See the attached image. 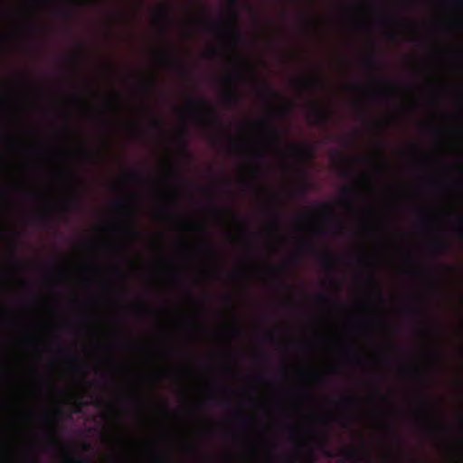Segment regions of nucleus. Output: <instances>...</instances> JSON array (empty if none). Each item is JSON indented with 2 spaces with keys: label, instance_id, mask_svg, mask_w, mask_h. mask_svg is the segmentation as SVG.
Returning a JSON list of instances; mask_svg holds the SVG:
<instances>
[{
  "label": "nucleus",
  "instance_id": "f257e3e1",
  "mask_svg": "<svg viewBox=\"0 0 463 463\" xmlns=\"http://www.w3.org/2000/svg\"><path fill=\"white\" fill-rule=\"evenodd\" d=\"M309 113L307 120L314 126L326 127L332 120V112L319 103L312 101L307 104Z\"/></svg>",
  "mask_w": 463,
  "mask_h": 463
},
{
  "label": "nucleus",
  "instance_id": "f03ea898",
  "mask_svg": "<svg viewBox=\"0 0 463 463\" xmlns=\"http://www.w3.org/2000/svg\"><path fill=\"white\" fill-rule=\"evenodd\" d=\"M239 16V13L236 10H233L232 12V19L225 22L221 23H214L211 24L213 27H217L219 29H222L223 32H225L227 34L232 37L233 43L237 44L242 41V34L238 30L236 25V19Z\"/></svg>",
  "mask_w": 463,
  "mask_h": 463
},
{
  "label": "nucleus",
  "instance_id": "7ed1b4c3",
  "mask_svg": "<svg viewBox=\"0 0 463 463\" xmlns=\"http://www.w3.org/2000/svg\"><path fill=\"white\" fill-rule=\"evenodd\" d=\"M190 108L193 110L197 109L198 108L206 109L208 111L207 123L220 128L222 126V122L217 115L215 108L213 107L205 99L198 98L191 99Z\"/></svg>",
  "mask_w": 463,
  "mask_h": 463
},
{
  "label": "nucleus",
  "instance_id": "20e7f679",
  "mask_svg": "<svg viewBox=\"0 0 463 463\" xmlns=\"http://www.w3.org/2000/svg\"><path fill=\"white\" fill-rule=\"evenodd\" d=\"M222 100L230 106H237L241 101V97L238 91L231 87L222 92Z\"/></svg>",
  "mask_w": 463,
  "mask_h": 463
},
{
  "label": "nucleus",
  "instance_id": "39448f33",
  "mask_svg": "<svg viewBox=\"0 0 463 463\" xmlns=\"http://www.w3.org/2000/svg\"><path fill=\"white\" fill-rule=\"evenodd\" d=\"M292 156L295 157H312L313 156V149L308 144H300L295 145L291 146Z\"/></svg>",
  "mask_w": 463,
  "mask_h": 463
},
{
  "label": "nucleus",
  "instance_id": "423d86ee",
  "mask_svg": "<svg viewBox=\"0 0 463 463\" xmlns=\"http://www.w3.org/2000/svg\"><path fill=\"white\" fill-rule=\"evenodd\" d=\"M330 439L331 437L328 431H323L319 436V449L321 453L326 458L333 457V453L328 448Z\"/></svg>",
  "mask_w": 463,
  "mask_h": 463
},
{
  "label": "nucleus",
  "instance_id": "0eeeda50",
  "mask_svg": "<svg viewBox=\"0 0 463 463\" xmlns=\"http://www.w3.org/2000/svg\"><path fill=\"white\" fill-rule=\"evenodd\" d=\"M155 20L156 24L161 25L165 30L168 29L171 23L168 9L165 6L160 7Z\"/></svg>",
  "mask_w": 463,
  "mask_h": 463
},
{
  "label": "nucleus",
  "instance_id": "6e6552de",
  "mask_svg": "<svg viewBox=\"0 0 463 463\" xmlns=\"http://www.w3.org/2000/svg\"><path fill=\"white\" fill-rule=\"evenodd\" d=\"M298 82L307 90H315L322 84L321 79L317 77H308L298 80Z\"/></svg>",
  "mask_w": 463,
  "mask_h": 463
},
{
  "label": "nucleus",
  "instance_id": "1a4fd4ad",
  "mask_svg": "<svg viewBox=\"0 0 463 463\" xmlns=\"http://www.w3.org/2000/svg\"><path fill=\"white\" fill-rule=\"evenodd\" d=\"M187 129L183 128L178 135V146L184 156H189L188 154V144H187Z\"/></svg>",
  "mask_w": 463,
  "mask_h": 463
},
{
  "label": "nucleus",
  "instance_id": "9d476101",
  "mask_svg": "<svg viewBox=\"0 0 463 463\" xmlns=\"http://www.w3.org/2000/svg\"><path fill=\"white\" fill-rule=\"evenodd\" d=\"M260 94L261 98L265 99L275 98L277 99L279 97V94L276 92L269 83H264V85L260 89Z\"/></svg>",
  "mask_w": 463,
  "mask_h": 463
},
{
  "label": "nucleus",
  "instance_id": "9b49d317",
  "mask_svg": "<svg viewBox=\"0 0 463 463\" xmlns=\"http://www.w3.org/2000/svg\"><path fill=\"white\" fill-rule=\"evenodd\" d=\"M320 262L326 270H332L334 269L335 260L329 252H326L321 256Z\"/></svg>",
  "mask_w": 463,
  "mask_h": 463
},
{
  "label": "nucleus",
  "instance_id": "f8f14e48",
  "mask_svg": "<svg viewBox=\"0 0 463 463\" xmlns=\"http://www.w3.org/2000/svg\"><path fill=\"white\" fill-rule=\"evenodd\" d=\"M363 61H364V65L370 71H373L377 69L378 62H377V59H376L374 52H372L370 54H368L364 59Z\"/></svg>",
  "mask_w": 463,
  "mask_h": 463
},
{
  "label": "nucleus",
  "instance_id": "ddd939ff",
  "mask_svg": "<svg viewBox=\"0 0 463 463\" xmlns=\"http://www.w3.org/2000/svg\"><path fill=\"white\" fill-rule=\"evenodd\" d=\"M164 57L168 62H170L171 64H173L179 70L182 76L186 77L188 75V70L183 64H181L178 61H176L175 59H174L173 57H171L168 54H165Z\"/></svg>",
  "mask_w": 463,
  "mask_h": 463
},
{
  "label": "nucleus",
  "instance_id": "4468645a",
  "mask_svg": "<svg viewBox=\"0 0 463 463\" xmlns=\"http://www.w3.org/2000/svg\"><path fill=\"white\" fill-rule=\"evenodd\" d=\"M432 249L434 250V251L436 253L441 254V253L446 252L449 250V245L444 241H436L432 244Z\"/></svg>",
  "mask_w": 463,
  "mask_h": 463
},
{
  "label": "nucleus",
  "instance_id": "2eb2a0df",
  "mask_svg": "<svg viewBox=\"0 0 463 463\" xmlns=\"http://www.w3.org/2000/svg\"><path fill=\"white\" fill-rule=\"evenodd\" d=\"M367 282L368 284L373 287L375 290H376V293H377V296H378V298L380 300H383V293L380 291V289L378 288V284H377V281L374 278L373 275L370 274L368 276V279H367Z\"/></svg>",
  "mask_w": 463,
  "mask_h": 463
},
{
  "label": "nucleus",
  "instance_id": "dca6fc26",
  "mask_svg": "<svg viewBox=\"0 0 463 463\" xmlns=\"http://www.w3.org/2000/svg\"><path fill=\"white\" fill-rule=\"evenodd\" d=\"M317 210L322 214L329 215L332 213V206L329 203H318L317 204Z\"/></svg>",
  "mask_w": 463,
  "mask_h": 463
},
{
  "label": "nucleus",
  "instance_id": "f3484780",
  "mask_svg": "<svg viewBox=\"0 0 463 463\" xmlns=\"http://www.w3.org/2000/svg\"><path fill=\"white\" fill-rule=\"evenodd\" d=\"M357 402H358V400L354 396H345L340 400V402L343 405L348 406V407L354 406L357 403Z\"/></svg>",
  "mask_w": 463,
  "mask_h": 463
},
{
  "label": "nucleus",
  "instance_id": "a211bd4d",
  "mask_svg": "<svg viewBox=\"0 0 463 463\" xmlns=\"http://www.w3.org/2000/svg\"><path fill=\"white\" fill-rule=\"evenodd\" d=\"M340 455L346 460L355 459L357 458V453L351 449H343L340 451Z\"/></svg>",
  "mask_w": 463,
  "mask_h": 463
},
{
  "label": "nucleus",
  "instance_id": "6ab92c4d",
  "mask_svg": "<svg viewBox=\"0 0 463 463\" xmlns=\"http://www.w3.org/2000/svg\"><path fill=\"white\" fill-rule=\"evenodd\" d=\"M113 206L118 210H126L129 208V203L126 200H118L113 203Z\"/></svg>",
  "mask_w": 463,
  "mask_h": 463
},
{
  "label": "nucleus",
  "instance_id": "aec40b11",
  "mask_svg": "<svg viewBox=\"0 0 463 463\" xmlns=\"http://www.w3.org/2000/svg\"><path fill=\"white\" fill-rule=\"evenodd\" d=\"M127 233L133 237H138L140 235V233L137 231V229L134 226L133 218L131 219V222H130L128 228L127 229Z\"/></svg>",
  "mask_w": 463,
  "mask_h": 463
},
{
  "label": "nucleus",
  "instance_id": "412c9836",
  "mask_svg": "<svg viewBox=\"0 0 463 463\" xmlns=\"http://www.w3.org/2000/svg\"><path fill=\"white\" fill-rule=\"evenodd\" d=\"M316 299L321 303L335 302V300L334 298H332L325 294H317L316 296Z\"/></svg>",
  "mask_w": 463,
  "mask_h": 463
},
{
  "label": "nucleus",
  "instance_id": "4be33fe9",
  "mask_svg": "<svg viewBox=\"0 0 463 463\" xmlns=\"http://www.w3.org/2000/svg\"><path fill=\"white\" fill-rule=\"evenodd\" d=\"M78 206V202L76 199H73L71 201H70L69 203H67L65 205H64V211L66 213H70L71 212L72 210L76 209V207Z\"/></svg>",
  "mask_w": 463,
  "mask_h": 463
},
{
  "label": "nucleus",
  "instance_id": "5701e85b",
  "mask_svg": "<svg viewBox=\"0 0 463 463\" xmlns=\"http://www.w3.org/2000/svg\"><path fill=\"white\" fill-rule=\"evenodd\" d=\"M67 460L69 462H73V463H90V458L88 457H80V458L69 457L67 458Z\"/></svg>",
  "mask_w": 463,
  "mask_h": 463
},
{
  "label": "nucleus",
  "instance_id": "b1692460",
  "mask_svg": "<svg viewBox=\"0 0 463 463\" xmlns=\"http://www.w3.org/2000/svg\"><path fill=\"white\" fill-rule=\"evenodd\" d=\"M241 71L240 70H237L235 71V74L233 76H228L226 77L225 80L226 82H228L229 84H233L234 83V80L235 79H238V78H241Z\"/></svg>",
  "mask_w": 463,
  "mask_h": 463
},
{
  "label": "nucleus",
  "instance_id": "393cba45",
  "mask_svg": "<svg viewBox=\"0 0 463 463\" xmlns=\"http://www.w3.org/2000/svg\"><path fill=\"white\" fill-rule=\"evenodd\" d=\"M271 135L276 143H279L281 140V135L279 134L277 128H275V127L271 128Z\"/></svg>",
  "mask_w": 463,
  "mask_h": 463
},
{
  "label": "nucleus",
  "instance_id": "a878e982",
  "mask_svg": "<svg viewBox=\"0 0 463 463\" xmlns=\"http://www.w3.org/2000/svg\"><path fill=\"white\" fill-rule=\"evenodd\" d=\"M156 84V79L154 77L150 78L146 83L145 90L148 92L152 88H154Z\"/></svg>",
  "mask_w": 463,
  "mask_h": 463
},
{
  "label": "nucleus",
  "instance_id": "bb28decb",
  "mask_svg": "<svg viewBox=\"0 0 463 463\" xmlns=\"http://www.w3.org/2000/svg\"><path fill=\"white\" fill-rule=\"evenodd\" d=\"M458 233L459 234V236H463V217H458V225H457V228H456Z\"/></svg>",
  "mask_w": 463,
  "mask_h": 463
},
{
  "label": "nucleus",
  "instance_id": "cd10ccee",
  "mask_svg": "<svg viewBox=\"0 0 463 463\" xmlns=\"http://www.w3.org/2000/svg\"><path fill=\"white\" fill-rule=\"evenodd\" d=\"M308 189H309V184H308L307 181L305 179L299 187V191L302 194H306L307 193Z\"/></svg>",
  "mask_w": 463,
  "mask_h": 463
},
{
  "label": "nucleus",
  "instance_id": "c85d7f7f",
  "mask_svg": "<svg viewBox=\"0 0 463 463\" xmlns=\"http://www.w3.org/2000/svg\"><path fill=\"white\" fill-rule=\"evenodd\" d=\"M37 219L41 222H49V215L46 213H42L37 216Z\"/></svg>",
  "mask_w": 463,
  "mask_h": 463
},
{
  "label": "nucleus",
  "instance_id": "c756f323",
  "mask_svg": "<svg viewBox=\"0 0 463 463\" xmlns=\"http://www.w3.org/2000/svg\"><path fill=\"white\" fill-rule=\"evenodd\" d=\"M153 126L156 128L162 129L164 128V123L159 119H156L153 121Z\"/></svg>",
  "mask_w": 463,
  "mask_h": 463
},
{
  "label": "nucleus",
  "instance_id": "7c9ffc66",
  "mask_svg": "<svg viewBox=\"0 0 463 463\" xmlns=\"http://www.w3.org/2000/svg\"><path fill=\"white\" fill-rule=\"evenodd\" d=\"M128 176L132 180H141V175L137 173H128Z\"/></svg>",
  "mask_w": 463,
  "mask_h": 463
},
{
  "label": "nucleus",
  "instance_id": "2f4dec72",
  "mask_svg": "<svg viewBox=\"0 0 463 463\" xmlns=\"http://www.w3.org/2000/svg\"><path fill=\"white\" fill-rule=\"evenodd\" d=\"M217 56V52L215 49H210L207 52V57L210 59L215 58Z\"/></svg>",
  "mask_w": 463,
  "mask_h": 463
},
{
  "label": "nucleus",
  "instance_id": "473e14b6",
  "mask_svg": "<svg viewBox=\"0 0 463 463\" xmlns=\"http://www.w3.org/2000/svg\"><path fill=\"white\" fill-rule=\"evenodd\" d=\"M343 203H344V204H345L348 209H350V210H354V205H353V203H352V201H351V200H349V199H345V200H343Z\"/></svg>",
  "mask_w": 463,
  "mask_h": 463
},
{
  "label": "nucleus",
  "instance_id": "72a5a7b5",
  "mask_svg": "<svg viewBox=\"0 0 463 463\" xmlns=\"http://www.w3.org/2000/svg\"><path fill=\"white\" fill-rule=\"evenodd\" d=\"M344 193L348 194V195H354V190L353 187L351 186H346L345 187L344 189Z\"/></svg>",
  "mask_w": 463,
  "mask_h": 463
},
{
  "label": "nucleus",
  "instance_id": "f704fd0d",
  "mask_svg": "<svg viewBox=\"0 0 463 463\" xmlns=\"http://www.w3.org/2000/svg\"><path fill=\"white\" fill-rule=\"evenodd\" d=\"M273 222L276 226L279 224V216L276 212L273 213Z\"/></svg>",
  "mask_w": 463,
  "mask_h": 463
},
{
  "label": "nucleus",
  "instance_id": "c9c22d12",
  "mask_svg": "<svg viewBox=\"0 0 463 463\" xmlns=\"http://www.w3.org/2000/svg\"><path fill=\"white\" fill-rule=\"evenodd\" d=\"M56 445H57L56 439H54V437H52L49 440L48 446L51 448H55Z\"/></svg>",
  "mask_w": 463,
  "mask_h": 463
},
{
  "label": "nucleus",
  "instance_id": "e433bc0d",
  "mask_svg": "<svg viewBox=\"0 0 463 463\" xmlns=\"http://www.w3.org/2000/svg\"><path fill=\"white\" fill-rule=\"evenodd\" d=\"M242 422L245 427H249L251 424V420L249 418H244Z\"/></svg>",
  "mask_w": 463,
  "mask_h": 463
},
{
  "label": "nucleus",
  "instance_id": "4c0bfd02",
  "mask_svg": "<svg viewBox=\"0 0 463 463\" xmlns=\"http://www.w3.org/2000/svg\"><path fill=\"white\" fill-rule=\"evenodd\" d=\"M360 117H361V118H362L363 120H364V121H368V116H367V114H366L364 111H361V112H360Z\"/></svg>",
  "mask_w": 463,
  "mask_h": 463
},
{
  "label": "nucleus",
  "instance_id": "58836bf2",
  "mask_svg": "<svg viewBox=\"0 0 463 463\" xmlns=\"http://www.w3.org/2000/svg\"><path fill=\"white\" fill-rule=\"evenodd\" d=\"M70 60H71V61H73L74 63H78V62H79V61H80V57H79V56H77V55H73V56H71V57H70Z\"/></svg>",
  "mask_w": 463,
  "mask_h": 463
},
{
  "label": "nucleus",
  "instance_id": "ea45409f",
  "mask_svg": "<svg viewBox=\"0 0 463 463\" xmlns=\"http://www.w3.org/2000/svg\"><path fill=\"white\" fill-rule=\"evenodd\" d=\"M62 15L65 17V18H70L71 16V12L70 10H65L63 13H62Z\"/></svg>",
  "mask_w": 463,
  "mask_h": 463
},
{
  "label": "nucleus",
  "instance_id": "a19ab883",
  "mask_svg": "<svg viewBox=\"0 0 463 463\" xmlns=\"http://www.w3.org/2000/svg\"><path fill=\"white\" fill-rule=\"evenodd\" d=\"M332 285L337 289V290H340L341 289V285L335 281V280H333L332 281Z\"/></svg>",
  "mask_w": 463,
  "mask_h": 463
},
{
  "label": "nucleus",
  "instance_id": "79ce46f5",
  "mask_svg": "<svg viewBox=\"0 0 463 463\" xmlns=\"http://www.w3.org/2000/svg\"><path fill=\"white\" fill-rule=\"evenodd\" d=\"M288 109L287 108H282L279 111V115L285 116L286 114H288Z\"/></svg>",
  "mask_w": 463,
  "mask_h": 463
},
{
  "label": "nucleus",
  "instance_id": "37998d69",
  "mask_svg": "<svg viewBox=\"0 0 463 463\" xmlns=\"http://www.w3.org/2000/svg\"><path fill=\"white\" fill-rule=\"evenodd\" d=\"M224 300L228 303V304H231L232 302V296L228 295V296H225L224 297Z\"/></svg>",
  "mask_w": 463,
  "mask_h": 463
},
{
  "label": "nucleus",
  "instance_id": "c03bdc74",
  "mask_svg": "<svg viewBox=\"0 0 463 463\" xmlns=\"http://www.w3.org/2000/svg\"><path fill=\"white\" fill-rule=\"evenodd\" d=\"M71 360L75 362V363H78V361H79L78 357L76 355H74V354L71 355Z\"/></svg>",
  "mask_w": 463,
  "mask_h": 463
},
{
  "label": "nucleus",
  "instance_id": "a18cd8bd",
  "mask_svg": "<svg viewBox=\"0 0 463 463\" xmlns=\"http://www.w3.org/2000/svg\"><path fill=\"white\" fill-rule=\"evenodd\" d=\"M235 219L240 221V222H241L244 225V221L242 220V218L241 216L235 215Z\"/></svg>",
  "mask_w": 463,
  "mask_h": 463
},
{
  "label": "nucleus",
  "instance_id": "49530a36",
  "mask_svg": "<svg viewBox=\"0 0 463 463\" xmlns=\"http://www.w3.org/2000/svg\"><path fill=\"white\" fill-rule=\"evenodd\" d=\"M227 138H228V141H229L230 143H234V142H235V139H234L232 137H231V136H228V137H227Z\"/></svg>",
  "mask_w": 463,
  "mask_h": 463
},
{
  "label": "nucleus",
  "instance_id": "de8ad7c7",
  "mask_svg": "<svg viewBox=\"0 0 463 463\" xmlns=\"http://www.w3.org/2000/svg\"><path fill=\"white\" fill-rule=\"evenodd\" d=\"M432 131L435 133V134H441L443 131L441 129H432Z\"/></svg>",
  "mask_w": 463,
  "mask_h": 463
},
{
  "label": "nucleus",
  "instance_id": "09e8293b",
  "mask_svg": "<svg viewBox=\"0 0 463 463\" xmlns=\"http://www.w3.org/2000/svg\"><path fill=\"white\" fill-rule=\"evenodd\" d=\"M201 232H206V230L203 226H196Z\"/></svg>",
  "mask_w": 463,
  "mask_h": 463
},
{
  "label": "nucleus",
  "instance_id": "8fccbe9b",
  "mask_svg": "<svg viewBox=\"0 0 463 463\" xmlns=\"http://www.w3.org/2000/svg\"><path fill=\"white\" fill-rule=\"evenodd\" d=\"M232 331L235 333V334H239L240 333V330L238 327L234 326L232 327Z\"/></svg>",
  "mask_w": 463,
  "mask_h": 463
},
{
  "label": "nucleus",
  "instance_id": "3c124183",
  "mask_svg": "<svg viewBox=\"0 0 463 463\" xmlns=\"http://www.w3.org/2000/svg\"><path fill=\"white\" fill-rule=\"evenodd\" d=\"M422 399L425 402H427L429 404V401H428V398L427 396L425 395V393L422 394Z\"/></svg>",
  "mask_w": 463,
  "mask_h": 463
},
{
  "label": "nucleus",
  "instance_id": "603ef678",
  "mask_svg": "<svg viewBox=\"0 0 463 463\" xmlns=\"http://www.w3.org/2000/svg\"><path fill=\"white\" fill-rule=\"evenodd\" d=\"M118 274L122 279H126V274L118 270Z\"/></svg>",
  "mask_w": 463,
  "mask_h": 463
},
{
  "label": "nucleus",
  "instance_id": "864d4df0",
  "mask_svg": "<svg viewBox=\"0 0 463 463\" xmlns=\"http://www.w3.org/2000/svg\"><path fill=\"white\" fill-rule=\"evenodd\" d=\"M426 331H427L428 333H433V329H432L431 327H430V326H427V327H426Z\"/></svg>",
  "mask_w": 463,
  "mask_h": 463
},
{
  "label": "nucleus",
  "instance_id": "5fc2aeb1",
  "mask_svg": "<svg viewBox=\"0 0 463 463\" xmlns=\"http://www.w3.org/2000/svg\"><path fill=\"white\" fill-rule=\"evenodd\" d=\"M445 269H446L447 270H449V271H454V268H453V267H449V266H447V267H445Z\"/></svg>",
  "mask_w": 463,
  "mask_h": 463
},
{
  "label": "nucleus",
  "instance_id": "6e6d98bb",
  "mask_svg": "<svg viewBox=\"0 0 463 463\" xmlns=\"http://www.w3.org/2000/svg\"><path fill=\"white\" fill-rule=\"evenodd\" d=\"M303 463H315L313 458L307 459L304 461Z\"/></svg>",
  "mask_w": 463,
  "mask_h": 463
},
{
  "label": "nucleus",
  "instance_id": "4d7b16f0",
  "mask_svg": "<svg viewBox=\"0 0 463 463\" xmlns=\"http://www.w3.org/2000/svg\"><path fill=\"white\" fill-rule=\"evenodd\" d=\"M84 367L82 365H77V370L83 372Z\"/></svg>",
  "mask_w": 463,
  "mask_h": 463
},
{
  "label": "nucleus",
  "instance_id": "13d9d810",
  "mask_svg": "<svg viewBox=\"0 0 463 463\" xmlns=\"http://www.w3.org/2000/svg\"><path fill=\"white\" fill-rule=\"evenodd\" d=\"M44 417L49 419L51 417V413L50 412H45L44 413Z\"/></svg>",
  "mask_w": 463,
  "mask_h": 463
},
{
  "label": "nucleus",
  "instance_id": "bf43d9fd",
  "mask_svg": "<svg viewBox=\"0 0 463 463\" xmlns=\"http://www.w3.org/2000/svg\"><path fill=\"white\" fill-rule=\"evenodd\" d=\"M168 171H169V173H170L172 175H175V172L173 171V169H172V168H170V167H169V168H168Z\"/></svg>",
  "mask_w": 463,
  "mask_h": 463
},
{
  "label": "nucleus",
  "instance_id": "052dcab7",
  "mask_svg": "<svg viewBox=\"0 0 463 463\" xmlns=\"http://www.w3.org/2000/svg\"><path fill=\"white\" fill-rule=\"evenodd\" d=\"M89 449H90L89 445H86V444H85V445L83 446V449H84V450H88Z\"/></svg>",
  "mask_w": 463,
  "mask_h": 463
},
{
  "label": "nucleus",
  "instance_id": "680f3d73",
  "mask_svg": "<svg viewBox=\"0 0 463 463\" xmlns=\"http://www.w3.org/2000/svg\"><path fill=\"white\" fill-rule=\"evenodd\" d=\"M248 8L250 13H253V8L250 5H248Z\"/></svg>",
  "mask_w": 463,
  "mask_h": 463
},
{
  "label": "nucleus",
  "instance_id": "e2e57ef3",
  "mask_svg": "<svg viewBox=\"0 0 463 463\" xmlns=\"http://www.w3.org/2000/svg\"><path fill=\"white\" fill-rule=\"evenodd\" d=\"M272 270H274V271L278 272V271L279 270V268H277V267H272Z\"/></svg>",
  "mask_w": 463,
  "mask_h": 463
},
{
  "label": "nucleus",
  "instance_id": "0e129e2a",
  "mask_svg": "<svg viewBox=\"0 0 463 463\" xmlns=\"http://www.w3.org/2000/svg\"><path fill=\"white\" fill-rule=\"evenodd\" d=\"M226 211H227L228 213H232V209H231V208H227V209H226Z\"/></svg>",
  "mask_w": 463,
  "mask_h": 463
},
{
  "label": "nucleus",
  "instance_id": "69168bd1",
  "mask_svg": "<svg viewBox=\"0 0 463 463\" xmlns=\"http://www.w3.org/2000/svg\"><path fill=\"white\" fill-rule=\"evenodd\" d=\"M376 80H377V79H376L375 77H372V80H373V81H376Z\"/></svg>",
  "mask_w": 463,
  "mask_h": 463
},
{
  "label": "nucleus",
  "instance_id": "338daca9",
  "mask_svg": "<svg viewBox=\"0 0 463 463\" xmlns=\"http://www.w3.org/2000/svg\"><path fill=\"white\" fill-rule=\"evenodd\" d=\"M360 260H361V262H363V263L366 262V260H364V259H361Z\"/></svg>",
  "mask_w": 463,
  "mask_h": 463
},
{
  "label": "nucleus",
  "instance_id": "774afa93",
  "mask_svg": "<svg viewBox=\"0 0 463 463\" xmlns=\"http://www.w3.org/2000/svg\"><path fill=\"white\" fill-rule=\"evenodd\" d=\"M232 5H233V6H235V5H236L235 1H232Z\"/></svg>",
  "mask_w": 463,
  "mask_h": 463
}]
</instances>
